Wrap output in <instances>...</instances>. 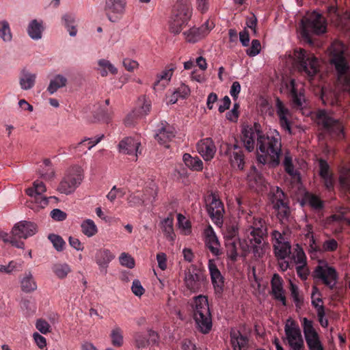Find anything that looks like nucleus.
<instances>
[{"label":"nucleus","instance_id":"1","mask_svg":"<svg viewBox=\"0 0 350 350\" xmlns=\"http://www.w3.org/2000/svg\"><path fill=\"white\" fill-rule=\"evenodd\" d=\"M241 141L245 148L252 152L256 146L258 161L262 164L270 163L276 166L280 163L282 153V141L279 132L270 130L264 133L260 129V125L255 123L254 126H247L242 129Z\"/></svg>","mask_w":350,"mask_h":350},{"label":"nucleus","instance_id":"2","mask_svg":"<svg viewBox=\"0 0 350 350\" xmlns=\"http://www.w3.org/2000/svg\"><path fill=\"white\" fill-rule=\"evenodd\" d=\"M239 208V217L246 222L245 235L248 239L251 249L256 257H262L268 247L265 241L267 234L265 221L260 217L252 215V212L245 211L241 208V200L237 198Z\"/></svg>","mask_w":350,"mask_h":350},{"label":"nucleus","instance_id":"3","mask_svg":"<svg viewBox=\"0 0 350 350\" xmlns=\"http://www.w3.org/2000/svg\"><path fill=\"white\" fill-rule=\"evenodd\" d=\"M345 46L340 42L336 41L330 46V62L336 68L338 82L345 90L350 92V67L344 56Z\"/></svg>","mask_w":350,"mask_h":350},{"label":"nucleus","instance_id":"4","mask_svg":"<svg viewBox=\"0 0 350 350\" xmlns=\"http://www.w3.org/2000/svg\"><path fill=\"white\" fill-rule=\"evenodd\" d=\"M193 312L197 329L202 334H208L213 325L208 300L205 296L195 297Z\"/></svg>","mask_w":350,"mask_h":350},{"label":"nucleus","instance_id":"5","mask_svg":"<svg viewBox=\"0 0 350 350\" xmlns=\"http://www.w3.org/2000/svg\"><path fill=\"white\" fill-rule=\"evenodd\" d=\"M192 15V6L189 0H177L174 5L170 20V31L179 33Z\"/></svg>","mask_w":350,"mask_h":350},{"label":"nucleus","instance_id":"6","mask_svg":"<svg viewBox=\"0 0 350 350\" xmlns=\"http://www.w3.org/2000/svg\"><path fill=\"white\" fill-rule=\"evenodd\" d=\"M301 29L302 37L311 42V34L321 35L325 33L327 21L322 14L313 12L301 19Z\"/></svg>","mask_w":350,"mask_h":350},{"label":"nucleus","instance_id":"7","mask_svg":"<svg viewBox=\"0 0 350 350\" xmlns=\"http://www.w3.org/2000/svg\"><path fill=\"white\" fill-rule=\"evenodd\" d=\"M294 59L298 71L309 78L313 77L318 72L319 68L318 59L306 50L295 49Z\"/></svg>","mask_w":350,"mask_h":350},{"label":"nucleus","instance_id":"8","mask_svg":"<svg viewBox=\"0 0 350 350\" xmlns=\"http://www.w3.org/2000/svg\"><path fill=\"white\" fill-rule=\"evenodd\" d=\"M316 121L319 126H321L325 131L332 135L340 139L344 137L343 125L327 111H318L316 115Z\"/></svg>","mask_w":350,"mask_h":350},{"label":"nucleus","instance_id":"9","mask_svg":"<svg viewBox=\"0 0 350 350\" xmlns=\"http://www.w3.org/2000/svg\"><path fill=\"white\" fill-rule=\"evenodd\" d=\"M269 198L273 208L277 212L278 218L282 222L287 220L290 215V208L283 191L278 187L271 188Z\"/></svg>","mask_w":350,"mask_h":350},{"label":"nucleus","instance_id":"10","mask_svg":"<svg viewBox=\"0 0 350 350\" xmlns=\"http://www.w3.org/2000/svg\"><path fill=\"white\" fill-rule=\"evenodd\" d=\"M184 282L186 288L192 293L202 290L206 284L204 273L196 267H192L185 272Z\"/></svg>","mask_w":350,"mask_h":350},{"label":"nucleus","instance_id":"11","mask_svg":"<svg viewBox=\"0 0 350 350\" xmlns=\"http://www.w3.org/2000/svg\"><path fill=\"white\" fill-rule=\"evenodd\" d=\"M304 338L309 350H324L320 336L314 327L312 321L306 317L301 319Z\"/></svg>","mask_w":350,"mask_h":350},{"label":"nucleus","instance_id":"12","mask_svg":"<svg viewBox=\"0 0 350 350\" xmlns=\"http://www.w3.org/2000/svg\"><path fill=\"white\" fill-rule=\"evenodd\" d=\"M82 178L79 167L72 170L63 178L58 187V191L66 195L72 193L81 184Z\"/></svg>","mask_w":350,"mask_h":350},{"label":"nucleus","instance_id":"13","mask_svg":"<svg viewBox=\"0 0 350 350\" xmlns=\"http://www.w3.org/2000/svg\"><path fill=\"white\" fill-rule=\"evenodd\" d=\"M126 0H105L104 10L112 23L120 21L126 12Z\"/></svg>","mask_w":350,"mask_h":350},{"label":"nucleus","instance_id":"14","mask_svg":"<svg viewBox=\"0 0 350 350\" xmlns=\"http://www.w3.org/2000/svg\"><path fill=\"white\" fill-rule=\"evenodd\" d=\"M314 274L331 289L335 286L338 278L336 271L334 267L329 266L327 262H321L315 268Z\"/></svg>","mask_w":350,"mask_h":350},{"label":"nucleus","instance_id":"15","mask_svg":"<svg viewBox=\"0 0 350 350\" xmlns=\"http://www.w3.org/2000/svg\"><path fill=\"white\" fill-rule=\"evenodd\" d=\"M284 332L290 347L304 345L301 329L298 324L291 319H287Z\"/></svg>","mask_w":350,"mask_h":350},{"label":"nucleus","instance_id":"16","mask_svg":"<svg viewBox=\"0 0 350 350\" xmlns=\"http://www.w3.org/2000/svg\"><path fill=\"white\" fill-rule=\"evenodd\" d=\"M275 110L281 128L288 134H291V113L279 98L275 99Z\"/></svg>","mask_w":350,"mask_h":350},{"label":"nucleus","instance_id":"17","mask_svg":"<svg viewBox=\"0 0 350 350\" xmlns=\"http://www.w3.org/2000/svg\"><path fill=\"white\" fill-rule=\"evenodd\" d=\"M211 202L207 207V211L209 216L217 225L223 223V217L224 213V208L221 201L214 194L210 197Z\"/></svg>","mask_w":350,"mask_h":350},{"label":"nucleus","instance_id":"18","mask_svg":"<svg viewBox=\"0 0 350 350\" xmlns=\"http://www.w3.org/2000/svg\"><path fill=\"white\" fill-rule=\"evenodd\" d=\"M37 232L36 225L31 221H23L14 225L12 230L13 236L16 239H27L33 236Z\"/></svg>","mask_w":350,"mask_h":350},{"label":"nucleus","instance_id":"19","mask_svg":"<svg viewBox=\"0 0 350 350\" xmlns=\"http://www.w3.org/2000/svg\"><path fill=\"white\" fill-rule=\"evenodd\" d=\"M141 142L139 138L126 137L122 140L118 145L119 150L123 154L133 155L137 159L138 154H141L139 150Z\"/></svg>","mask_w":350,"mask_h":350},{"label":"nucleus","instance_id":"20","mask_svg":"<svg viewBox=\"0 0 350 350\" xmlns=\"http://www.w3.org/2000/svg\"><path fill=\"white\" fill-rule=\"evenodd\" d=\"M175 135L174 128L167 122H162L158 126L157 131L155 133L156 140L161 145L168 147L167 143L172 139Z\"/></svg>","mask_w":350,"mask_h":350},{"label":"nucleus","instance_id":"21","mask_svg":"<svg viewBox=\"0 0 350 350\" xmlns=\"http://www.w3.org/2000/svg\"><path fill=\"white\" fill-rule=\"evenodd\" d=\"M197 150L202 158L208 161L211 160L216 152L215 146L211 138H205L197 144Z\"/></svg>","mask_w":350,"mask_h":350},{"label":"nucleus","instance_id":"22","mask_svg":"<svg viewBox=\"0 0 350 350\" xmlns=\"http://www.w3.org/2000/svg\"><path fill=\"white\" fill-rule=\"evenodd\" d=\"M231 165L239 170H243L244 167V155L241 148L237 145L229 146L227 150Z\"/></svg>","mask_w":350,"mask_h":350},{"label":"nucleus","instance_id":"23","mask_svg":"<svg viewBox=\"0 0 350 350\" xmlns=\"http://www.w3.org/2000/svg\"><path fill=\"white\" fill-rule=\"evenodd\" d=\"M208 268L211 275V281L215 291L218 293L221 292L224 287V278L218 269L214 260H208Z\"/></svg>","mask_w":350,"mask_h":350},{"label":"nucleus","instance_id":"24","mask_svg":"<svg viewBox=\"0 0 350 350\" xmlns=\"http://www.w3.org/2000/svg\"><path fill=\"white\" fill-rule=\"evenodd\" d=\"M287 88L290 92L293 104L297 107H301L305 101L302 92V84L296 83L295 79H291L287 85Z\"/></svg>","mask_w":350,"mask_h":350},{"label":"nucleus","instance_id":"25","mask_svg":"<svg viewBox=\"0 0 350 350\" xmlns=\"http://www.w3.org/2000/svg\"><path fill=\"white\" fill-rule=\"evenodd\" d=\"M115 258L111 252L105 248H101L97 250L95 255V260L100 271L107 272V268L110 262Z\"/></svg>","mask_w":350,"mask_h":350},{"label":"nucleus","instance_id":"26","mask_svg":"<svg viewBox=\"0 0 350 350\" xmlns=\"http://www.w3.org/2000/svg\"><path fill=\"white\" fill-rule=\"evenodd\" d=\"M139 103L141 105L139 108L136 111H133L132 113L127 116L124 122L126 125L130 126L133 124L134 118L142 117L146 116L150 110L151 104L149 100H147L144 97L139 99Z\"/></svg>","mask_w":350,"mask_h":350},{"label":"nucleus","instance_id":"27","mask_svg":"<svg viewBox=\"0 0 350 350\" xmlns=\"http://www.w3.org/2000/svg\"><path fill=\"white\" fill-rule=\"evenodd\" d=\"M319 165V175L324 186L328 189L331 190L334 187V178L332 174L329 171V166L328 163L323 159H320Z\"/></svg>","mask_w":350,"mask_h":350},{"label":"nucleus","instance_id":"28","mask_svg":"<svg viewBox=\"0 0 350 350\" xmlns=\"http://www.w3.org/2000/svg\"><path fill=\"white\" fill-rule=\"evenodd\" d=\"M271 292L274 298L286 306V297L282 286V280L278 274H274L271 280Z\"/></svg>","mask_w":350,"mask_h":350},{"label":"nucleus","instance_id":"29","mask_svg":"<svg viewBox=\"0 0 350 350\" xmlns=\"http://www.w3.org/2000/svg\"><path fill=\"white\" fill-rule=\"evenodd\" d=\"M230 342L234 350H247L248 339L239 330L232 329L230 332Z\"/></svg>","mask_w":350,"mask_h":350},{"label":"nucleus","instance_id":"30","mask_svg":"<svg viewBox=\"0 0 350 350\" xmlns=\"http://www.w3.org/2000/svg\"><path fill=\"white\" fill-rule=\"evenodd\" d=\"M205 244L210 252L215 256L220 254V244L213 229L206 231Z\"/></svg>","mask_w":350,"mask_h":350},{"label":"nucleus","instance_id":"31","mask_svg":"<svg viewBox=\"0 0 350 350\" xmlns=\"http://www.w3.org/2000/svg\"><path fill=\"white\" fill-rule=\"evenodd\" d=\"M44 29L42 21L33 19L29 23L27 27V32L32 40H39L42 37Z\"/></svg>","mask_w":350,"mask_h":350},{"label":"nucleus","instance_id":"32","mask_svg":"<svg viewBox=\"0 0 350 350\" xmlns=\"http://www.w3.org/2000/svg\"><path fill=\"white\" fill-rule=\"evenodd\" d=\"M67 78L62 75H56L51 79L47 87V91L50 94H53L59 89L65 87L67 85Z\"/></svg>","mask_w":350,"mask_h":350},{"label":"nucleus","instance_id":"33","mask_svg":"<svg viewBox=\"0 0 350 350\" xmlns=\"http://www.w3.org/2000/svg\"><path fill=\"white\" fill-rule=\"evenodd\" d=\"M204 27L201 26L199 28L193 27L187 31L184 32L185 39L189 42H196L200 40L202 37L208 33V31L204 30Z\"/></svg>","mask_w":350,"mask_h":350},{"label":"nucleus","instance_id":"34","mask_svg":"<svg viewBox=\"0 0 350 350\" xmlns=\"http://www.w3.org/2000/svg\"><path fill=\"white\" fill-rule=\"evenodd\" d=\"M104 137V135H100L93 138H85L81 142L77 144V145L73 146V148L78 152H83L84 154L86 151H84L83 146H86L88 150H91L94 146L98 144Z\"/></svg>","mask_w":350,"mask_h":350},{"label":"nucleus","instance_id":"35","mask_svg":"<svg viewBox=\"0 0 350 350\" xmlns=\"http://www.w3.org/2000/svg\"><path fill=\"white\" fill-rule=\"evenodd\" d=\"M157 196L156 189L152 188L150 197L141 198L135 195H130L128 198V203L131 206H136L142 204H147L148 203H152Z\"/></svg>","mask_w":350,"mask_h":350},{"label":"nucleus","instance_id":"36","mask_svg":"<svg viewBox=\"0 0 350 350\" xmlns=\"http://www.w3.org/2000/svg\"><path fill=\"white\" fill-rule=\"evenodd\" d=\"M36 75L27 71H23L20 77L19 83L23 90L31 89L36 83Z\"/></svg>","mask_w":350,"mask_h":350},{"label":"nucleus","instance_id":"37","mask_svg":"<svg viewBox=\"0 0 350 350\" xmlns=\"http://www.w3.org/2000/svg\"><path fill=\"white\" fill-rule=\"evenodd\" d=\"M174 68L163 70L157 75V80L154 83V88L157 89L161 85L163 88L170 81L173 75Z\"/></svg>","mask_w":350,"mask_h":350},{"label":"nucleus","instance_id":"38","mask_svg":"<svg viewBox=\"0 0 350 350\" xmlns=\"http://www.w3.org/2000/svg\"><path fill=\"white\" fill-rule=\"evenodd\" d=\"M183 160L185 164L192 170L201 171L203 169V163L198 157H193L188 153H185Z\"/></svg>","mask_w":350,"mask_h":350},{"label":"nucleus","instance_id":"39","mask_svg":"<svg viewBox=\"0 0 350 350\" xmlns=\"http://www.w3.org/2000/svg\"><path fill=\"white\" fill-rule=\"evenodd\" d=\"M98 70L102 77H105L108 73L116 75L118 69L109 60L100 59L98 61Z\"/></svg>","mask_w":350,"mask_h":350},{"label":"nucleus","instance_id":"40","mask_svg":"<svg viewBox=\"0 0 350 350\" xmlns=\"http://www.w3.org/2000/svg\"><path fill=\"white\" fill-rule=\"evenodd\" d=\"M21 287L22 291L25 293L32 292L37 288V284L30 272L25 273L24 277L21 279Z\"/></svg>","mask_w":350,"mask_h":350},{"label":"nucleus","instance_id":"41","mask_svg":"<svg viewBox=\"0 0 350 350\" xmlns=\"http://www.w3.org/2000/svg\"><path fill=\"white\" fill-rule=\"evenodd\" d=\"M82 233L88 237H92L98 232V228L94 221L90 219H86L81 224Z\"/></svg>","mask_w":350,"mask_h":350},{"label":"nucleus","instance_id":"42","mask_svg":"<svg viewBox=\"0 0 350 350\" xmlns=\"http://www.w3.org/2000/svg\"><path fill=\"white\" fill-rule=\"evenodd\" d=\"M273 247L275 255L278 260H284L291 254V245L289 243L284 244V243L280 242V243H279L273 245Z\"/></svg>","mask_w":350,"mask_h":350},{"label":"nucleus","instance_id":"43","mask_svg":"<svg viewBox=\"0 0 350 350\" xmlns=\"http://www.w3.org/2000/svg\"><path fill=\"white\" fill-rule=\"evenodd\" d=\"M52 270L59 279H64L71 272V268L67 263L54 264Z\"/></svg>","mask_w":350,"mask_h":350},{"label":"nucleus","instance_id":"44","mask_svg":"<svg viewBox=\"0 0 350 350\" xmlns=\"http://www.w3.org/2000/svg\"><path fill=\"white\" fill-rule=\"evenodd\" d=\"M64 25L69 32L70 36L74 37L77 33L75 27L76 19L74 15L66 14L62 16Z\"/></svg>","mask_w":350,"mask_h":350},{"label":"nucleus","instance_id":"45","mask_svg":"<svg viewBox=\"0 0 350 350\" xmlns=\"http://www.w3.org/2000/svg\"><path fill=\"white\" fill-rule=\"evenodd\" d=\"M12 38L9 23L6 20L0 21V38L5 42H10Z\"/></svg>","mask_w":350,"mask_h":350},{"label":"nucleus","instance_id":"46","mask_svg":"<svg viewBox=\"0 0 350 350\" xmlns=\"http://www.w3.org/2000/svg\"><path fill=\"white\" fill-rule=\"evenodd\" d=\"M161 224L162 230L167 239L170 241H174L175 235L173 228V218L167 217L161 221Z\"/></svg>","mask_w":350,"mask_h":350},{"label":"nucleus","instance_id":"47","mask_svg":"<svg viewBox=\"0 0 350 350\" xmlns=\"http://www.w3.org/2000/svg\"><path fill=\"white\" fill-rule=\"evenodd\" d=\"M45 191V185L38 180L33 182L32 187L28 188L26 190L27 194L31 197L35 196L36 195H41Z\"/></svg>","mask_w":350,"mask_h":350},{"label":"nucleus","instance_id":"48","mask_svg":"<svg viewBox=\"0 0 350 350\" xmlns=\"http://www.w3.org/2000/svg\"><path fill=\"white\" fill-rule=\"evenodd\" d=\"M304 200L306 203L308 204L312 208L315 210H320L323 208V202L319 199L318 196L312 193H306Z\"/></svg>","mask_w":350,"mask_h":350},{"label":"nucleus","instance_id":"49","mask_svg":"<svg viewBox=\"0 0 350 350\" xmlns=\"http://www.w3.org/2000/svg\"><path fill=\"white\" fill-rule=\"evenodd\" d=\"M293 258L296 265H306V256L303 249L297 244L294 249Z\"/></svg>","mask_w":350,"mask_h":350},{"label":"nucleus","instance_id":"50","mask_svg":"<svg viewBox=\"0 0 350 350\" xmlns=\"http://www.w3.org/2000/svg\"><path fill=\"white\" fill-rule=\"evenodd\" d=\"M339 181L340 186L350 191V168H342L340 171Z\"/></svg>","mask_w":350,"mask_h":350},{"label":"nucleus","instance_id":"51","mask_svg":"<svg viewBox=\"0 0 350 350\" xmlns=\"http://www.w3.org/2000/svg\"><path fill=\"white\" fill-rule=\"evenodd\" d=\"M22 267V264L14 260L10 261L8 265H0V272L7 274L12 273L14 271H18Z\"/></svg>","mask_w":350,"mask_h":350},{"label":"nucleus","instance_id":"52","mask_svg":"<svg viewBox=\"0 0 350 350\" xmlns=\"http://www.w3.org/2000/svg\"><path fill=\"white\" fill-rule=\"evenodd\" d=\"M283 164L286 172L289 175H291L293 177H295L297 176V171L295 170L294 166L293 165L292 157L291 156L289 152L288 151L285 152Z\"/></svg>","mask_w":350,"mask_h":350},{"label":"nucleus","instance_id":"53","mask_svg":"<svg viewBox=\"0 0 350 350\" xmlns=\"http://www.w3.org/2000/svg\"><path fill=\"white\" fill-rule=\"evenodd\" d=\"M178 226L182 233L187 235L191 232V224L190 222L186 219L182 214H178L177 215Z\"/></svg>","mask_w":350,"mask_h":350},{"label":"nucleus","instance_id":"54","mask_svg":"<svg viewBox=\"0 0 350 350\" xmlns=\"http://www.w3.org/2000/svg\"><path fill=\"white\" fill-rule=\"evenodd\" d=\"M111 342L113 345L121 347L123 344V336L122 330L119 327H115L111 333Z\"/></svg>","mask_w":350,"mask_h":350},{"label":"nucleus","instance_id":"55","mask_svg":"<svg viewBox=\"0 0 350 350\" xmlns=\"http://www.w3.org/2000/svg\"><path fill=\"white\" fill-rule=\"evenodd\" d=\"M1 238L5 243H10L12 245L18 247L23 248L24 247V243L21 241H18L16 239L15 236H13L12 233L11 235H9L6 232H2L0 234Z\"/></svg>","mask_w":350,"mask_h":350},{"label":"nucleus","instance_id":"56","mask_svg":"<svg viewBox=\"0 0 350 350\" xmlns=\"http://www.w3.org/2000/svg\"><path fill=\"white\" fill-rule=\"evenodd\" d=\"M119 261L121 265L129 269H133L135 267L134 258L127 253L123 252L119 257Z\"/></svg>","mask_w":350,"mask_h":350},{"label":"nucleus","instance_id":"57","mask_svg":"<svg viewBox=\"0 0 350 350\" xmlns=\"http://www.w3.org/2000/svg\"><path fill=\"white\" fill-rule=\"evenodd\" d=\"M49 239L51 241L56 250L60 252L64 250L66 243L60 236L54 234H49Z\"/></svg>","mask_w":350,"mask_h":350},{"label":"nucleus","instance_id":"58","mask_svg":"<svg viewBox=\"0 0 350 350\" xmlns=\"http://www.w3.org/2000/svg\"><path fill=\"white\" fill-rule=\"evenodd\" d=\"M125 194L123 189L117 188L116 186H113L110 191L107 195V198L111 202L116 199L122 198Z\"/></svg>","mask_w":350,"mask_h":350},{"label":"nucleus","instance_id":"59","mask_svg":"<svg viewBox=\"0 0 350 350\" xmlns=\"http://www.w3.org/2000/svg\"><path fill=\"white\" fill-rule=\"evenodd\" d=\"M327 16L329 20L337 25H339L340 16L338 12L337 8L334 5H330L327 8Z\"/></svg>","mask_w":350,"mask_h":350},{"label":"nucleus","instance_id":"60","mask_svg":"<svg viewBox=\"0 0 350 350\" xmlns=\"http://www.w3.org/2000/svg\"><path fill=\"white\" fill-rule=\"evenodd\" d=\"M261 45L258 40H253L252 46L246 50V53L250 57H254L260 52Z\"/></svg>","mask_w":350,"mask_h":350},{"label":"nucleus","instance_id":"61","mask_svg":"<svg viewBox=\"0 0 350 350\" xmlns=\"http://www.w3.org/2000/svg\"><path fill=\"white\" fill-rule=\"evenodd\" d=\"M271 237L273 239V245H277V243H288V239L285 234L281 233L278 230H273L271 233Z\"/></svg>","mask_w":350,"mask_h":350},{"label":"nucleus","instance_id":"62","mask_svg":"<svg viewBox=\"0 0 350 350\" xmlns=\"http://www.w3.org/2000/svg\"><path fill=\"white\" fill-rule=\"evenodd\" d=\"M291 295L297 307H299L303 300L299 295L298 287L291 282Z\"/></svg>","mask_w":350,"mask_h":350},{"label":"nucleus","instance_id":"63","mask_svg":"<svg viewBox=\"0 0 350 350\" xmlns=\"http://www.w3.org/2000/svg\"><path fill=\"white\" fill-rule=\"evenodd\" d=\"M50 215L53 220L57 221H62L67 218L66 213L59 208L53 209L51 211Z\"/></svg>","mask_w":350,"mask_h":350},{"label":"nucleus","instance_id":"64","mask_svg":"<svg viewBox=\"0 0 350 350\" xmlns=\"http://www.w3.org/2000/svg\"><path fill=\"white\" fill-rule=\"evenodd\" d=\"M131 291L133 293L137 296L141 297L144 293V288L142 286L139 280H134L131 286Z\"/></svg>","mask_w":350,"mask_h":350}]
</instances>
